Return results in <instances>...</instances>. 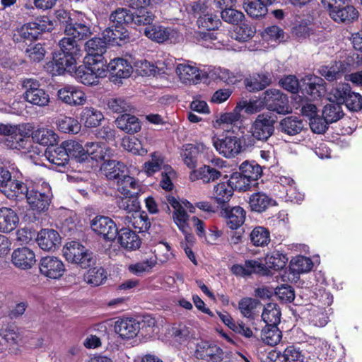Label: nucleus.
Returning a JSON list of instances; mask_svg holds the SVG:
<instances>
[{"mask_svg": "<svg viewBox=\"0 0 362 362\" xmlns=\"http://www.w3.org/2000/svg\"><path fill=\"white\" fill-rule=\"evenodd\" d=\"M63 256L70 263L87 269L95 264L93 253L78 241H70L63 247Z\"/></svg>", "mask_w": 362, "mask_h": 362, "instance_id": "1", "label": "nucleus"}, {"mask_svg": "<svg viewBox=\"0 0 362 362\" xmlns=\"http://www.w3.org/2000/svg\"><path fill=\"white\" fill-rule=\"evenodd\" d=\"M53 23L47 16H42L33 22L23 25L16 30L13 35L15 42L32 41L36 40L43 32L51 31L53 29Z\"/></svg>", "mask_w": 362, "mask_h": 362, "instance_id": "2", "label": "nucleus"}, {"mask_svg": "<svg viewBox=\"0 0 362 362\" xmlns=\"http://www.w3.org/2000/svg\"><path fill=\"white\" fill-rule=\"evenodd\" d=\"M330 101L344 104L348 110L352 112H358L362 109V95L351 91L348 83L338 84L332 88L329 93Z\"/></svg>", "mask_w": 362, "mask_h": 362, "instance_id": "3", "label": "nucleus"}, {"mask_svg": "<svg viewBox=\"0 0 362 362\" xmlns=\"http://www.w3.org/2000/svg\"><path fill=\"white\" fill-rule=\"evenodd\" d=\"M75 78L77 81L86 86H95L100 79L106 76L107 69L105 64L85 60V65L76 68Z\"/></svg>", "mask_w": 362, "mask_h": 362, "instance_id": "4", "label": "nucleus"}, {"mask_svg": "<svg viewBox=\"0 0 362 362\" xmlns=\"http://www.w3.org/2000/svg\"><path fill=\"white\" fill-rule=\"evenodd\" d=\"M167 201L174 209L173 219L175 224L179 229L185 234L186 240L188 243L192 241L193 236L188 233L189 215L185 210L187 209L190 213H194L195 211L194 206L186 199L180 202L173 196H168Z\"/></svg>", "mask_w": 362, "mask_h": 362, "instance_id": "5", "label": "nucleus"}, {"mask_svg": "<svg viewBox=\"0 0 362 362\" xmlns=\"http://www.w3.org/2000/svg\"><path fill=\"white\" fill-rule=\"evenodd\" d=\"M25 197L33 211L37 213L45 211L48 209L52 197L51 187L47 182H43L40 187L37 185L35 188L28 189Z\"/></svg>", "mask_w": 362, "mask_h": 362, "instance_id": "6", "label": "nucleus"}, {"mask_svg": "<svg viewBox=\"0 0 362 362\" xmlns=\"http://www.w3.org/2000/svg\"><path fill=\"white\" fill-rule=\"evenodd\" d=\"M22 87L25 90L23 98L30 104L42 107L49 103L50 98L48 93L40 88V83L37 80L25 78L22 81Z\"/></svg>", "mask_w": 362, "mask_h": 362, "instance_id": "7", "label": "nucleus"}, {"mask_svg": "<svg viewBox=\"0 0 362 362\" xmlns=\"http://www.w3.org/2000/svg\"><path fill=\"white\" fill-rule=\"evenodd\" d=\"M175 67V73L180 82L185 85L199 83L206 77V73L202 70L195 62L189 60L179 59Z\"/></svg>", "mask_w": 362, "mask_h": 362, "instance_id": "8", "label": "nucleus"}, {"mask_svg": "<svg viewBox=\"0 0 362 362\" xmlns=\"http://www.w3.org/2000/svg\"><path fill=\"white\" fill-rule=\"evenodd\" d=\"M274 119L269 113L259 115L250 128V133L253 139L250 140L247 146L253 145L254 139L258 141L267 140L274 132Z\"/></svg>", "mask_w": 362, "mask_h": 362, "instance_id": "9", "label": "nucleus"}, {"mask_svg": "<svg viewBox=\"0 0 362 362\" xmlns=\"http://www.w3.org/2000/svg\"><path fill=\"white\" fill-rule=\"evenodd\" d=\"M91 230L98 236L107 241H113L118 235L116 223L110 218L98 215L90 221Z\"/></svg>", "mask_w": 362, "mask_h": 362, "instance_id": "10", "label": "nucleus"}, {"mask_svg": "<svg viewBox=\"0 0 362 362\" xmlns=\"http://www.w3.org/2000/svg\"><path fill=\"white\" fill-rule=\"evenodd\" d=\"M76 59L59 52L54 54L52 60L46 64L45 69L52 76L62 75L65 71L72 72L76 68Z\"/></svg>", "mask_w": 362, "mask_h": 362, "instance_id": "11", "label": "nucleus"}, {"mask_svg": "<svg viewBox=\"0 0 362 362\" xmlns=\"http://www.w3.org/2000/svg\"><path fill=\"white\" fill-rule=\"evenodd\" d=\"M213 145L219 154L228 158L235 157L243 148L240 139L231 135L214 138Z\"/></svg>", "mask_w": 362, "mask_h": 362, "instance_id": "12", "label": "nucleus"}, {"mask_svg": "<svg viewBox=\"0 0 362 362\" xmlns=\"http://www.w3.org/2000/svg\"><path fill=\"white\" fill-rule=\"evenodd\" d=\"M263 104L270 110L279 114H286L290 112L288 97L277 89H268L263 93Z\"/></svg>", "mask_w": 362, "mask_h": 362, "instance_id": "13", "label": "nucleus"}, {"mask_svg": "<svg viewBox=\"0 0 362 362\" xmlns=\"http://www.w3.org/2000/svg\"><path fill=\"white\" fill-rule=\"evenodd\" d=\"M144 33L148 38L158 43H163L168 40L171 42H176L180 38L179 33L176 29L160 25H151L145 27Z\"/></svg>", "mask_w": 362, "mask_h": 362, "instance_id": "14", "label": "nucleus"}, {"mask_svg": "<svg viewBox=\"0 0 362 362\" xmlns=\"http://www.w3.org/2000/svg\"><path fill=\"white\" fill-rule=\"evenodd\" d=\"M40 274L51 279H59L66 271L64 262L57 257L46 256L42 257L39 264Z\"/></svg>", "mask_w": 362, "mask_h": 362, "instance_id": "15", "label": "nucleus"}, {"mask_svg": "<svg viewBox=\"0 0 362 362\" xmlns=\"http://www.w3.org/2000/svg\"><path fill=\"white\" fill-rule=\"evenodd\" d=\"M57 97L62 102L71 106L83 105L87 100L85 93L71 85H66L59 89Z\"/></svg>", "mask_w": 362, "mask_h": 362, "instance_id": "16", "label": "nucleus"}, {"mask_svg": "<svg viewBox=\"0 0 362 362\" xmlns=\"http://www.w3.org/2000/svg\"><path fill=\"white\" fill-rule=\"evenodd\" d=\"M107 45V42L103 37H93L88 40L85 44V49L87 52L85 60L90 59V62L93 60L95 63L100 62L106 65L103 54L106 52Z\"/></svg>", "mask_w": 362, "mask_h": 362, "instance_id": "17", "label": "nucleus"}, {"mask_svg": "<svg viewBox=\"0 0 362 362\" xmlns=\"http://www.w3.org/2000/svg\"><path fill=\"white\" fill-rule=\"evenodd\" d=\"M197 358L209 362H222L223 352L217 345L209 341H201L197 346L195 351Z\"/></svg>", "mask_w": 362, "mask_h": 362, "instance_id": "18", "label": "nucleus"}, {"mask_svg": "<svg viewBox=\"0 0 362 362\" xmlns=\"http://www.w3.org/2000/svg\"><path fill=\"white\" fill-rule=\"evenodd\" d=\"M38 246L44 251H53L61 243V238L54 229L40 230L36 238Z\"/></svg>", "mask_w": 362, "mask_h": 362, "instance_id": "19", "label": "nucleus"}, {"mask_svg": "<svg viewBox=\"0 0 362 362\" xmlns=\"http://www.w3.org/2000/svg\"><path fill=\"white\" fill-rule=\"evenodd\" d=\"M103 37L110 45L121 46L129 41V33L124 26L112 25L103 32Z\"/></svg>", "mask_w": 362, "mask_h": 362, "instance_id": "20", "label": "nucleus"}, {"mask_svg": "<svg viewBox=\"0 0 362 362\" xmlns=\"http://www.w3.org/2000/svg\"><path fill=\"white\" fill-rule=\"evenodd\" d=\"M19 175H21V174L17 173L14 175L13 179L11 177L1 190V192L9 199H23L29 189L25 184L18 180Z\"/></svg>", "mask_w": 362, "mask_h": 362, "instance_id": "21", "label": "nucleus"}, {"mask_svg": "<svg viewBox=\"0 0 362 362\" xmlns=\"http://www.w3.org/2000/svg\"><path fill=\"white\" fill-rule=\"evenodd\" d=\"M115 332L122 339H132L137 335L140 324L133 318L119 319L115 322Z\"/></svg>", "mask_w": 362, "mask_h": 362, "instance_id": "22", "label": "nucleus"}, {"mask_svg": "<svg viewBox=\"0 0 362 362\" xmlns=\"http://www.w3.org/2000/svg\"><path fill=\"white\" fill-rule=\"evenodd\" d=\"M11 261L16 267L22 269H30L35 263V255L28 247H24L13 250Z\"/></svg>", "mask_w": 362, "mask_h": 362, "instance_id": "23", "label": "nucleus"}, {"mask_svg": "<svg viewBox=\"0 0 362 362\" xmlns=\"http://www.w3.org/2000/svg\"><path fill=\"white\" fill-rule=\"evenodd\" d=\"M117 191L124 197H137L141 192L139 180L133 177L124 175L117 181Z\"/></svg>", "mask_w": 362, "mask_h": 362, "instance_id": "24", "label": "nucleus"}, {"mask_svg": "<svg viewBox=\"0 0 362 362\" xmlns=\"http://www.w3.org/2000/svg\"><path fill=\"white\" fill-rule=\"evenodd\" d=\"M330 17L338 23H351L358 18V13L350 5L341 6V4L329 9Z\"/></svg>", "mask_w": 362, "mask_h": 362, "instance_id": "25", "label": "nucleus"}, {"mask_svg": "<svg viewBox=\"0 0 362 362\" xmlns=\"http://www.w3.org/2000/svg\"><path fill=\"white\" fill-rule=\"evenodd\" d=\"M304 354L295 346H288L283 353L274 351L269 354L272 362H303Z\"/></svg>", "mask_w": 362, "mask_h": 362, "instance_id": "26", "label": "nucleus"}, {"mask_svg": "<svg viewBox=\"0 0 362 362\" xmlns=\"http://www.w3.org/2000/svg\"><path fill=\"white\" fill-rule=\"evenodd\" d=\"M18 223L19 217L13 209L0 208V233H9L17 228Z\"/></svg>", "mask_w": 362, "mask_h": 362, "instance_id": "27", "label": "nucleus"}, {"mask_svg": "<svg viewBox=\"0 0 362 362\" xmlns=\"http://www.w3.org/2000/svg\"><path fill=\"white\" fill-rule=\"evenodd\" d=\"M86 160L90 157L96 162L105 160L112 155L111 149L104 144L98 142H88L85 145Z\"/></svg>", "mask_w": 362, "mask_h": 362, "instance_id": "28", "label": "nucleus"}, {"mask_svg": "<svg viewBox=\"0 0 362 362\" xmlns=\"http://www.w3.org/2000/svg\"><path fill=\"white\" fill-rule=\"evenodd\" d=\"M107 71H109L112 77L118 78H127L132 73V66L127 60L123 58H115L106 66Z\"/></svg>", "mask_w": 362, "mask_h": 362, "instance_id": "29", "label": "nucleus"}, {"mask_svg": "<svg viewBox=\"0 0 362 362\" xmlns=\"http://www.w3.org/2000/svg\"><path fill=\"white\" fill-rule=\"evenodd\" d=\"M222 214L226 218V225L232 230L239 228L245 221L246 212L239 206L226 208Z\"/></svg>", "mask_w": 362, "mask_h": 362, "instance_id": "30", "label": "nucleus"}, {"mask_svg": "<svg viewBox=\"0 0 362 362\" xmlns=\"http://www.w3.org/2000/svg\"><path fill=\"white\" fill-rule=\"evenodd\" d=\"M304 82L306 84V93L313 98H320L325 94V82L322 78L315 75H306Z\"/></svg>", "mask_w": 362, "mask_h": 362, "instance_id": "31", "label": "nucleus"}, {"mask_svg": "<svg viewBox=\"0 0 362 362\" xmlns=\"http://www.w3.org/2000/svg\"><path fill=\"white\" fill-rule=\"evenodd\" d=\"M123 218V223L129 228L133 227L138 229L139 232L147 230L151 226L148 216L144 212H140L139 210L125 216Z\"/></svg>", "mask_w": 362, "mask_h": 362, "instance_id": "32", "label": "nucleus"}, {"mask_svg": "<svg viewBox=\"0 0 362 362\" xmlns=\"http://www.w3.org/2000/svg\"><path fill=\"white\" fill-rule=\"evenodd\" d=\"M101 171L108 180H117L122 177L127 170V165L119 160L107 159L101 166Z\"/></svg>", "mask_w": 362, "mask_h": 362, "instance_id": "33", "label": "nucleus"}, {"mask_svg": "<svg viewBox=\"0 0 362 362\" xmlns=\"http://www.w3.org/2000/svg\"><path fill=\"white\" fill-rule=\"evenodd\" d=\"M221 173L217 169L208 165H204L197 170H194L189 175V179L192 181L201 180L204 183H209L219 179Z\"/></svg>", "mask_w": 362, "mask_h": 362, "instance_id": "34", "label": "nucleus"}, {"mask_svg": "<svg viewBox=\"0 0 362 362\" xmlns=\"http://www.w3.org/2000/svg\"><path fill=\"white\" fill-rule=\"evenodd\" d=\"M230 270L235 276H245L255 273H263L264 266L258 260H247L244 264H236L233 265Z\"/></svg>", "mask_w": 362, "mask_h": 362, "instance_id": "35", "label": "nucleus"}, {"mask_svg": "<svg viewBox=\"0 0 362 362\" xmlns=\"http://www.w3.org/2000/svg\"><path fill=\"white\" fill-rule=\"evenodd\" d=\"M80 119L86 127L93 128L100 124L104 116L100 110L93 107H86L80 114Z\"/></svg>", "mask_w": 362, "mask_h": 362, "instance_id": "36", "label": "nucleus"}, {"mask_svg": "<svg viewBox=\"0 0 362 362\" xmlns=\"http://www.w3.org/2000/svg\"><path fill=\"white\" fill-rule=\"evenodd\" d=\"M118 235L122 247L128 250H136L140 247L141 241L139 236L129 228H122Z\"/></svg>", "mask_w": 362, "mask_h": 362, "instance_id": "37", "label": "nucleus"}, {"mask_svg": "<svg viewBox=\"0 0 362 362\" xmlns=\"http://www.w3.org/2000/svg\"><path fill=\"white\" fill-rule=\"evenodd\" d=\"M65 35L69 36L74 40H82L91 34L90 28L84 22L67 23L64 30Z\"/></svg>", "mask_w": 362, "mask_h": 362, "instance_id": "38", "label": "nucleus"}, {"mask_svg": "<svg viewBox=\"0 0 362 362\" xmlns=\"http://www.w3.org/2000/svg\"><path fill=\"white\" fill-rule=\"evenodd\" d=\"M45 156L50 163L56 165V168L64 167L69 162L66 151L62 144L54 148L47 149Z\"/></svg>", "mask_w": 362, "mask_h": 362, "instance_id": "39", "label": "nucleus"}, {"mask_svg": "<svg viewBox=\"0 0 362 362\" xmlns=\"http://www.w3.org/2000/svg\"><path fill=\"white\" fill-rule=\"evenodd\" d=\"M117 127L128 134H134L141 129V122L139 119L129 114H124L115 120Z\"/></svg>", "mask_w": 362, "mask_h": 362, "instance_id": "40", "label": "nucleus"}, {"mask_svg": "<svg viewBox=\"0 0 362 362\" xmlns=\"http://www.w3.org/2000/svg\"><path fill=\"white\" fill-rule=\"evenodd\" d=\"M33 139L42 146H54L58 139L55 132L49 128L39 127L32 133Z\"/></svg>", "mask_w": 362, "mask_h": 362, "instance_id": "41", "label": "nucleus"}, {"mask_svg": "<svg viewBox=\"0 0 362 362\" xmlns=\"http://www.w3.org/2000/svg\"><path fill=\"white\" fill-rule=\"evenodd\" d=\"M249 204L252 211L262 212L269 206L275 205L276 202L263 192H256L250 196Z\"/></svg>", "mask_w": 362, "mask_h": 362, "instance_id": "42", "label": "nucleus"}, {"mask_svg": "<svg viewBox=\"0 0 362 362\" xmlns=\"http://www.w3.org/2000/svg\"><path fill=\"white\" fill-rule=\"evenodd\" d=\"M230 184L226 182H221L214 186L213 190V198L218 204L228 203L233 195V188Z\"/></svg>", "mask_w": 362, "mask_h": 362, "instance_id": "43", "label": "nucleus"}, {"mask_svg": "<svg viewBox=\"0 0 362 362\" xmlns=\"http://www.w3.org/2000/svg\"><path fill=\"white\" fill-rule=\"evenodd\" d=\"M62 144L66 151L69 159L71 157L78 162L86 160V148L81 144L74 140L64 141Z\"/></svg>", "mask_w": 362, "mask_h": 362, "instance_id": "44", "label": "nucleus"}, {"mask_svg": "<svg viewBox=\"0 0 362 362\" xmlns=\"http://www.w3.org/2000/svg\"><path fill=\"white\" fill-rule=\"evenodd\" d=\"M307 318L311 325L318 327H325L329 320L326 309L318 306H312L308 310Z\"/></svg>", "mask_w": 362, "mask_h": 362, "instance_id": "45", "label": "nucleus"}, {"mask_svg": "<svg viewBox=\"0 0 362 362\" xmlns=\"http://www.w3.org/2000/svg\"><path fill=\"white\" fill-rule=\"evenodd\" d=\"M267 6L259 0H245L243 4L246 13L255 18L265 16L268 12Z\"/></svg>", "mask_w": 362, "mask_h": 362, "instance_id": "46", "label": "nucleus"}, {"mask_svg": "<svg viewBox=\"0 0 362 362\" xmlns=\"http://www.w3.org/2000/svg\"><path fill=\"white\" fill-rule=\"evenodd\" d=\"M164 157L159 152H153L151 154V160L144 163L143 170L148 176H152L162 168L164 170Z\"/></svg>", "mask_w": 362, "mask_h": 362, "instance_id": "47", "label": "nucleus"}, {"mask_svg": "<svg viewBox=\"0 0 362 362\" xmlns=\"http://www.w3.org/2000/svg\"><path fill=\"white\" fill-rule=\"evenodd\" d=\"M56 124L58 129L66 134H78L81 130V124L74 117L61 116L57 120Z\"/></svg>", "mask_w": 362, "mask_h": 362, "instance_id": "48", "label": "nucleus"}, {"mask_svg": "<svg viewBox=\"0 0 362 362\" xmlns=\"http://www.w3.org/2000/svg\"><path fill=\"white\" fill-rule=\"evenodd\" d=\"M182 153L184 163L190 169H194L197 164V154L199 151L204 150L206 146L204 144H199L195 146L188 144L184 146Z\"/></svg>", "mask_w": 362, "mask_h": 362, "instance_id": "49", "label": "nucleus"}, {"mask_svg": "<svg viewBox=\"0 0 362 362\" xmlns=\"http://www.w3.org/2000/svg\"><path fill=\"white\" fill-rule=\"evenodd\" d=\"M272 81L269 74H257L246 80V87L250 91H259L268 86Z\"/></svg>", "mask_w": 362, "mask_h": 362, "instance_id": "50", "label": "nucleus"}, {"mask_svg": "<svg viewBox=\"0 0 362 362\" xmlns=\"http://www.w3.org/2000/svg\"><path fill=\"white\" fill-rule=\"evenodd\" d=\"M262 318L266 325H278L281 321V312L276 304L267 303L264 308Z\"/></svg>", "mask_w": 362, "mask_h": 362, "instance_id": "51", "label": "nucleus"}, {"mask_svg": "<svg viewBox=\"0 0 362 362\" xmlns=\"http://www.w3.org/2000/svg\"><path fill=\"white\" fill-rule=\"evenodd\" d=\"M264 260L268 268L280 270L286 267L288 259L286 255L279 251H273L266 255Z\"/></svg>", "mask_w": 362, "mask_h": 362, "instance_id": "52", "label": "nucleus"}, {"mask_svg": "<svg viewBox=\"0 0 362 362\" xmlns=\"http://www.w3.org/2000/svg\"><path fill=\"white\" fill-rule=\"evenodd\" d=\"M344 65L341 62H335L328 66H322L319 69V73L329 81H333L340 78L344 73Z\"/></svg>", "mask_w": 362, "mask_h": 362, "instance_id": "53", "label": "nucleus"}, {"mask_svg": "<svg viewBox=\"0 0 362 362\" xmlns=\"http://www.w3.org/2000/svg\"><path fill=\"white\" fill-rule=\"evenodd\" d=\"M281 131L288 135H296L299 134L303 128V124L300 119L296 117H287L282 119L280 122Z\"/></svg>", "mask_w": 362, "mask_h": 362, "instance_id": "54", "label": "nucleus"}, {"mask_svg": "<svg viewBox=\"0 0 362 362\" xmlns=\"http://www.w3.org/2000/svg\"><path fill=\"white\" fill-rule=\"evenodd\" d=\"M250 239L255 246L264 247L270 242V233L266 228L257 226L251 231Z\"/></svg>", "mask_w": 362, "mask_h": 362, "instance_id": "55", "label": "nucleus"}, {"mask_svg": "<svg viewBox=\"0 0 362 362\" xmlns=\"http://www.w3.org/2000/svg\"><path fill=\"white\" fill-rule=\"evenodd\" d=\"M281 332L277 327V325H266L261 333L262 341L270 346L277 344L281 339Z\"/></svg>", "mask_w": 362, "mask_h": 362, "instance_id": "56", "label": "nucleus"}, {"mask_svg": "<svg viewBox=\"0 0 362 362\" xmlns=\"http://www.w3.org/2000/svg\"><path fill=\"white\" fill-rule=\"evenodd\" d=\"M60 52L77 59L81 55V49L76 40L69 36H65L59 42Z\"/></svg>", "mask_w": 362, "mask_h": 362, "instance_id": "57", "label": "nucleus"}, {"mask_svg": "<svg viewBox=\"0 0 362 362\" xmlns=\"http://www.w3.org/2000/svg\"><path fill=\"white\" fill-rule=\"evenodd\" d=\"M332 102L326 105L322 110V116L329 123L338 121L344 115L341 103Z\"/></svg>", "mask_w": 362, "mask_h": 362, "instance_id": "58", "label": "nucleus"}, {"mask_svg": "<svg viewBox=\"0 0 362 362\" xmlns=\"http://www.w3.org/2000/svg\"><path fill=\"white\" fill-rule=\"evenodd\" d=\"M133 13L129 10L120 8L112 12L110 20L112 25L126 26L132 22Z\"/></svg>", "mask_w": 362, "mask_h": 362, "instance_id": "59", "label": "nucleus"}, {"mask_svg": "<svg viewBox=\"0 0 362 362\" xmlns=\"http://www.w3.org/2000/svg\"><path fill=\"white\" fill-rule=\"evenodd\" d=\"M228 182L233 188V192L238 190L239 192H245L250 189L252 186H255L251 182L240 172L233 173Z\"/></svg>", "mask_w": 362, "mask_h": 362, "instance_id": "60", "label": "nucleus"}, {"mask_svg": "<svg viewBox=\"0 0 362 362\" xmlns=\"http://www.w3.org/2000/svg\"><path fill=\"white\" fill-rule=\"evenodd\" d=\"M313 263L310 258L298 255L293 257L290 262V268L294 273H305L310 271Z\"/></svg>", "mask_w": 362, "mask_h": 362, "instance_id": "61", "label": "nucleus"}, {"mask_svg": "<svg viewBox=\"0 0 362 362\" xmlns=\"http://www.w3.org/2000/svg\"><path fill=\"white\" fill-rule=\"evenodd\" d=\"M240 173L248 178L251 183L255 185L256 181L262 174V169L257 164L245 161L240 165Z\"/></svg>", "mask_w": 362, "mask_h": 362, "instance_id": "62", "label": "nucleus"}, {"mask_svg": "<svg viewBox=\"0 0 362 362\" xmlns=\"http://www.w3.org/2000/svg\"><path fill=\"white\" fill-rule=\"evenodd\" d=\"M255 28L247 23H241L232 33L231 37L239 42H246L253 37Z\"/></svg>", "mask_w": 362, "mask_h": 362, "instance_id": "63", "label": "nucleus"}, {"mask_svg": "<svg viewBox=\"0 0 362 362\" xmlns=\"http://www.w3.org/2000/svg\"><path fill=\"white\" fill-rule=\"evenodd\" d=\"M107 275L103 268L95 267L90 269L84 276L85 281L93 286L102 284L106 279Z\"/></svg>", "mask_w": 362, "mask_h": 362, "instance_id": "64", "label": "nucleus"}]
</instances>
